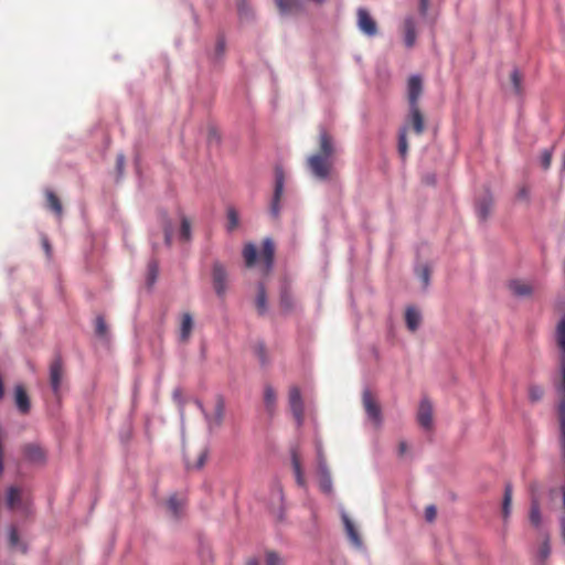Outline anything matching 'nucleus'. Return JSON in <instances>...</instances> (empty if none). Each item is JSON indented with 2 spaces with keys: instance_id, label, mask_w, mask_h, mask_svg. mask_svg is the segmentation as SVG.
I'll use <instances>...</instances> for the list:
<instances>
[{
  "instance_id": "nucleus-1",
  "label": "nucleus",
  "mask_w": 565,
  "mask_h": 565,
  "mask_svg": "<svg viewBox=\"0 0 565 565\" xmlns=\"http://www.w3.org/2000/svg\"><path fill=\"white\" fill-rule=\"evenodd\" d=\"M319 149L307 159V167L318 180H328L333 173L337 148L333 137L324 128H320L318 136Z\"/></svg>"
},
{
  "instance_id": "nucleus-2",
  "label": "nucleus",
  "mask_w": 565,
  "mask_h": 565,
  "mask_svg": "<svg viewBox=\"0 0 565 565\" xmlns=\"http://www.w3.org/2000/svg\"><path fill=\"white\" fill-rule=\"evenodd\" d=\"M408 115L405 124L401 127L398 132V153L404 160L408 152L407 132L413 130L417 136L425 131V117L419 106H408Z\"/></svg>"
},
{
  "instance_id": "nucleus-3",
  "label": "nucleus",
  "mask_w": 565,
  "mask_h": 565,
  "mask_svg": "<svg viewBox=\"0 0 565 565\" xmlns=\"http://www.w3.org/2000/svg\"><path fill=\"white\" fill-rule=\"evenodd\" d=\"M284 185H285V171L282 167L277 166L275 168V190L274 198L270 205L271 215L277 218L280 212V200L284 194Z\"/></svg>"
},
{
  "instance_id": "nucleus-4",
  "label": "nucleus",
  "mask_w": 565,
  "mask_h": 565,
  "mask_svg": "<svg viewBox=\"0 0 565 565\" xmlns=\"http://www.w3.org/2000/svg\"><path fill=\"white\" fill-rule=\"evenodd\" d=\"M362 403L364 406V409L367 414V417L376 425H381L382 423V411L381 406L377 403L374 395L369 391L365 390L362 395Z\"/></svg>"
},
{
  "instance_id": "nucleus-5",
  "label": "nucleus",
  "mask_w": 565,
  "mask_h": 565,
  "mask_svg": "<svg viewBox=\"0 0 565 565\" xmlns=\"http://www.w3.org/2000/svg\"><path fill=\"white\" fill-rule=\"evenodd\" d=\"M289 406L297 424L301 425L305 416V406L300 390L297 386L289 388Z\"/></svg>"
},
{
  "instance_id": "nucleus-6",
  "label": "nucleus",
  "mask_w": 565,
  "mask_h": 565,
  "mask_svg": "<svg viewBox=\"0 0 565 565\" xmlns=\"http://www.w3.org/2000/svg\"><path fill=\"white\" fill-rule=\"evenodd\" d=\"M318 472H319V487L322 492H332V478L327 466L326 458L321 450H318Z\"/></svg>"
},
{
  "instance_id": "nucleus-7",
  "label": "nucleus",
  "mask_w": 565,
  "mask_h": 565,
  "mask_svg": "<svg viewBox=\"0 0 565 565\" xmlns=\"http://www.w3.org/2000/svg\"><path fill=\"white\" fill-rule=\"evenodd\" d=\"M212 280L215 292L217 296L223 297L226 292L227 271L220 262L213 264Z\"/></svg>"
},
{
  "instance_id": "nucleus-8",
  "label": "nucleus",
  "mask_w": 565,
  "mask_h": 565,
  "mask_svg": "<svg viewBox=\"0 0 565 565\" xmlns=\"http://www.w3.org/2000/svg\"><path fill=\"white\" fill-rule=\"evenodd\" d=\"M64 375L62 358L56 355L50 364V384L55 395L58 394Z\"/></svg>"
},
{
  "instance_id": "nucleus-9",
  "label": "nucleus",
  "mask_w": 565,
  "mask_h": 565,
  "mask_svg": "<svg viewBox=\"0 0 565 565\" xmlns=\"http://www.w3.org/2000/svg\"><path fill=\"white\" fill-rule=\"evenodd\" d=\"M423 94V81L419 75H412L407 82L408 106H419V98Z\"/></svg>"
},
{
  "instance_id": "nucleus-10",
  "label": "nucleus",
  "mask_w": 565,
  "mask_h": 565,
  "mask_svg": "<svg viewBox=\"0 0 565 565\" xmlns=\"http://www.w3.org/2000/svg\"><path fill=\"white\" fill-rule=\"evenodd\" d=\"M417 422L426 430L433 428V404L428 398L420 401L417 412Z\"/></svg>"
},
{
  "instance_id": "nucleus-11",
  "label": "nucleus",
  "mask_w": 565,
  "mask_h": 565,
  "mask_svg": "<svg viewBox=\"0 0 565 565\" xmlns=\"http://www.w3.org/2000/svg\"><path fill=\"white\" fill-rule=\"evenodd\" d=\"M358 25L361 32L367 35H374L377 32L376 22L370 15L366 9L358 10Z\"/></svg>"
},
{
  "instance_id": "nucleus-12",
  "label": "nucleus",
  "mask_w": 565,
  "mask_h": 565,
  "mask_svg": "<svg viewBox=\"0 0 565 565\" xmlns=\"http://www.w3.org/2000/svg\"><path fill=\"white\" fill-rule=\"evenodd\" d=\"M275 3L282 15L298 14L303 10L302 0H275Z\"/></svg>"
},
{
  "instance_id": "nucleus-13",
  "label": "nucleus",
  "mask_w": 565,
  "mask_h": 565,
  "mask_svg": "<svg viewBox=\"0 0 565 565\" xmlns=\"http://www.w3.org/2000/svg\"><path fill=\"white\" fill-rule=\"evenodd\" d=\"M14 402L18 411L21 414L26 415L30 413L31 401L25 388L22 385H17L14 388Z\"/></svg>"
},
{
  "instance_id": "nucleus-14",
  "label": "nucleus",
  "mask_w": 565,
  "mask_h": 565,
  "mask_svg": "<svg viewBox=\"0 0 565 565\" xmlns=\"http://www.w3.org/2000/svg\"><path fill=\"white\" fill-rule=\"evenodd\" d=\"M274 255H275L274 242L270 238L264 239L260 257L265 264V273H268L271 269V266L274 263Z\"/></svg>"
},
{
  "instance_id": "nucleus-15",
  "label": "nucleus",
  "mask_w": 565,
  "mask_h": 565,
  "mask_svg": "<svg viewBox=\"0 0 565 565\" xmlns=\"http://www.w3.org/2000/svg\"><path fill=\"white\" fill-rule=\"evenodd\" d=\"M225 403L222 396H216L215 408L212 416L207 417L210 427L221 426L224 419Z\"/></svg>"
},
{
  "instance_id": "nucleus-16",
  "label": "nucleus",
  "mask_w": 565,
  "mask_h": 565,
  "mask_svg": "<svg viewBox=\"0 0 565 565\" xmlns=\"http://www.w3.org/2000/svg\"><path fill=\"white\" fill-rule=\"evenodd\" d=\"M493 204V199L491 194L487 193L484 196L479 199L476 203V211L478 214V217L481 221H486L490 214L491 207Z\"/></svg>"
},
{
  "instance_id": "nucleus-17",
  "label": "nucleus",
  "mask_w": 565,
  "mask_h": 565,
  "mask_svg": "<svg viewBox=\"0 0 565 565\" xmlns=\"http://www.w3.org/2000/svg\"><path fill=\"white\" fill-rule=\"evenodd\" d=\"M193 318L189 312H185L181 317V324H180V340L182 342H186L192 333L193 330Z\"/></svg>"
},
{
  "instance_id": "nucleus-18",
  "label": "nucleus",
  "mask_w": 565,
  "mask_h": 565,
  "mask_svg": "<svg viewBox=\"0 0 565 565\" xmlns=\"http://www.w3.org/2000/svg\"><path fill=\"white\" fill-rule=\"evenodd\" d=\"M291 463H292V469H294L297 484L301 488H305L306 487V478L303 476L301 461H300V458H299L297 451H292V454H291Z\"/></svg>"
},
{
  "instance_id": "nucleus-19",
  "label": "nucleus",
  "mask_w": 565,
  "mask_h": 565,
  "mask_svg": "<svg viewBox=\"0 0 565 565\" xmlns=\"http://www.w3.org/2000/svg\"><path fill=\"white\" fill-rule=\"evenodd\" d=\"M277 395L271 385H266L264 388V403L267 412L273 415L276 408Z\"/></svg>"
},
{
  "instance_id": "nucleus-20",
  "label": "nucleus",
  "mask_w": 565,
  "mask_h": 565,
  "mask_svg": "<svg viewBox=\"0 0 565 565\" xmlns=\"http://www.w3.org/2000/svg\"><path fill=\"white\" fill-rule=\"evenodd\" d=\"M45 196H46L47 207L50 210H52L57 217H61L63 214V206H62V203H61L58 196L51 190H47L45 192Z\"/></svg>"
},
{
  "instance_id": "nucleus-21",
  "label": "nucleus",
  "mask_w": 565,
  "mask_h": 565,
  "mask_svg": "<svg viewBox=\"0 0 565 565\" xmlns=\"http://www.w3.org/2000/svg\"><path fill=\"white\" fill-rule=\"evenodd\" d=\"M420 313L414 308H407L405 312L406 326L411 331H416L420 324Z\"/></svg>"
},
{
  "instance_id": "nucleus-22",
  "label": "nucleus",
  "mask_w": 565,
  "mask_h": 565,
  "mask_svg": "<svg viewBox=\"0 0 565 565\" xmlns=\"http://www.w3.org/2000/svg\"><path fill=\"white\" fill-rule=\"evenodd\" d=\"M257 312L263 316L267 312V294L264 284H259L255 299Z\"/></svg>"
},
{
  "instance_id": "nucleus-23",
  "label": "nucleus",
  "mask_w": 565,
  "mask_h": 565,
  "mask_svg": "<svg viewBox=\"0 0 565 565\" xmlns=\"http://www.w3.org/2000/svg\"><path fill=\"white\" fill-rule=\"evenodd\" d=\"M343 522H344L347 535L349 536L350 541L352 542L353 545L360 547L362 545V540H361L354 524L351 522V520L347 515L343 516Z\"/></svg>"
},
{
  "instance_id": "nucleus-24",
  "label": "nucleus",
  "mask_w": 565,
  "mask_h": 565,
  "mask_svg": "<svg viewBox=\"0 0 565 565\" xmlns=\"http://www.w3.org/2000/svg\"><path fill=\"white\" fill-rule=\"evenodd\" d=\"M509 288L516 296H530L532 294V286L521 280L511 281Z\"/></svg>"
},
{
  "instance_id": "nucleus-25",
  "label": "nucleus",
  "mask_w": 565,
  "mask_h": 565,
  "mask_svg": "<svg viewBox=\"0 0 565 565\" xmlns=\"http://www.w3.org/2000/svg\"><path fill=\"white\" fill-rule=\"evenodd\" d=\"M167 507L171 515L178 519L184 508V501L174 494L169 498Z\"/></svg>"
},
{
  "instance_id": "nucleus-26",
  "label": "nucleus",
  "mask_w": 565,
  "mask_h": 565,
  "mask_svg": "<svg viewBox=\"0 0 565 565\" xmlns=\"http://www.w3.org/2000/svg\"><path fill=\"white\" fill-rule=\"evenodd\" d=\"M280 307L285 311H291L294 309V307H295L294 296H292L291 291L289 290V288H287V287L281 289V292H280Z\"/></svg>"
},
{
  "instance_id": "nucleus-27",
  "label": "nucleus",
  "mask_w": 565,
  "mask_h": 565,
  "mask_svg": "<svg viewBox=\"0 0 565 565\" xmlns=\"http://www.w3.org/2000/svg\"><path fill=\"white\" fill-rule=\"evenodd\" d=\"M243 257L247 267H252L255 265L257 257V249L254 244L248 243L244 246Z\"/></svg>"
},
{
  "instance_id": "nucleus-28",
  "label": "nucleus",
  "mask_w": 565,
  "mask_h": 565,
  "mask_svg": "<svg viewBox=\"0 0 565 565\" xmlns=\"http://www.w3.org/2000/svg\"><path fill=\"white\" fill-rule=\"evenodd\" d=\"M25 456L32 461H42L44 459L43 450L35 445H26L24 448Z\"/></svg>"
},
{
  "instance_id": "nucleus-29",
  "label": "nucleus",
  "mask_w": 565,
  "mask_h": 565,
  "mask_svg": "<svg viewBox=\"0 0 565 565\" xmlns=\"http://www.w3.org/2000/svg\"><path fill=\"white\" fill-rule=\"evenodd\" d=\"M510 81L513 87V92L516 95H521L523 92L522 82L523 76L518 68H514L510 74Z\"/></svg>"
},
{
  "instance_id": "nucleus-30",
  "label": "nucleus",
  "mask_w": 565,
  "mask_h": 565,
  "mask_svg": "<svg viewBox=\"0 0 565 565\" xmlns=\"http://www.w3.org/2000/svg\"><path fill=\"white\" fill-rule=\"evenodd\" d=\"M512 503V487L511 484H507L504 489L503 502H502V514L503 518L507 519L510 515Z\"/></svg>"
},
{
  "instance_id": "nucleus-31",
  "label": "nucleus",
  "mask_w": 565,
  "mask_h": 565,
  "mask_svg": "<svg viewBox=\"0 0 565 565\" xmlns=\"http://www.w3.org/2000/svg\"><path fill=\"white\" fill-rule=\"evenodd\" d=\"M238 224H239L238 213L235 210V207L230 206L227 209V225H226L227 231L233 232L234 230L237 228Z\"/></svg>"
},
{
  "instance_id": "nucleus-32",
  "label": "nucleus",
  "mask_w": 565,
  "mask_h": 565,
  "mask_svg": "<svg viewBox=\"0 0 565 565\" xmlns=\"http://www.w3.org/2000/svg\"><path fill=\"white\" fill-rule=\"evenodd\" d=\"M20 500H21L20 490L15 487L9 488L8 492H7V505L10 509H14L15 505L20 502Z\"/></svg>"
},
{
  "instance_id": "nucleus-33",
  "label": "nucleus",
  "mask_w": 565,
  "mask_h": 565,
  "mask_svg": "<svg viewBox=\"0 0 565 565\" xmlns=\"http://www.w3.org/2000/svg\"><path fill=\"white\" fill-rule=\"evenodd\" d=\"M95 333L99 338H107L108 335V328L106 324L105 319L102 316H98L95 321Z\"/></svg>"
},
{
  "instance_id": "nucleus-34",
  "label": "nucleus",
  "mask_w": 565,
  "mask_h": 565,
  "mask_svg": "<svg viewBox=\"0 0 565 565\" xmlns=\"http://www.w3.org/2000/svg\"><path fill=\"white\" fill-rule=\"evenodd\" d=\"M530 521L534 526H539L541 523V512L539 503L536 501L532 502L530 511Z\"/></svg>"
},
{
  "instance_id": "nucleus-35",
  "label": "nucleus",
  "mask_w": 565,
  "mask_h": 565,
  "mask_svg": "<svg viewBox=\"0 0 565 565\" xmlns=\"http://www.w3.org/2000/svg\"><path fill=\"white\" fill-rule=\"evenodd\" d=\"M180 237L183 241L191 238V223L185 216L181 220Z\"/></svg>"
},
{
  "instance_id": "nucleus-36",
  "label": "nucleus",
  "mask_w": 565,
  "mask_h": 565,
  "mask_svg": "<svg viewBox=\"0 0 565 565\" xmlns=\"http://www.w3.org/2000/svg\"><path fill=\"white\" fill-rule=\"evenodd\" d=\"M544 390L539 385H531L529 387V398L531 402L536 403L542 399Z\"/></svg>"
},
{
  "instance_id": "nucleus-37",
  "label": "nucleus",
  "mask_w": 565,
  "mask_h": 565,
  "mask_svg": "<svg viewBox=\"0 0 565 565\" xmlns=\"http://www.w3.org/2000/svg\"><path fill=\"white\" fill-rule=\"evenodd\" d=\"M158 277V264L156 260H151L148 265L147 282L152 286Z\"/></svg>"
},
{
  "instance_id": "nucleus-38",
  "label": "nucleus",
  "mask_w": 565,
  "mask_h": 565,
  "mask_svg": "<svg viewBox=\"0 0 565 565\" xmlns=\"http://www.w3.org/2000/svg\"><path fill=\"white\" fill-rule=\"evenodd\" d=\"M418 277L420 278L424 288H427L430 279V269L427 265L417 269Z\"/></svg>"
},
{
  "instance_id": "nucleus-39",
  "label": "nucleus",
  "mask_w": 565,
  "mask_h": 565,
  "mask_svg": "<svg viewBox=\"0 0 565 565\" xmlns=\"http://www.w3.org/2000/svg\"><path fill=\"white\" fill-rule=\"evenodd\" d=\"M266 564L267 565H282V558L274 551H268L266 553Z\"/></svg>"
},
{
  "instance_id": "nucleus-40",
  "label": "nucleus",
  "mask_w": 565,
  "mask_h": 565,
  "mask_svg": "<svg viewBox=\"0 0 565 565\" xmlns=\"http://www.w3.org/2000/svg\"><path fill=\"white\" fill-rule=\"evenodd\" d=\"M552 162V153L548 150H544L541 156V164L543 169L547 170Z\"/></svg>"
},
{
  "instance_id": "nucleus-41",
  "label": "nucleus",
  "mask_w": 565,
  "mask_h": 565,
  "mask_svg": "<svg viewBox=\"0 0 565 565\" xmlns=\"http://www.w3.org/2000/svg\"><path fill=\"white\" fill-rule=\"evenodd\" d=\"M436 515H437V510H436L435 505L426 507V509H425V519L428 522H433L436 519Z\"/></svg>"
},
{
  "instance_id": "nucleus-42",
  "label": "nucleus",
  "mask_w": 565,
  "mask_h": 565,
  "mask_svg": "<svg viewBox=\"0 0 565 565\" xmlns=\"http://www.w3.org/2000/svg\"><path fill=\"white\" fill-rule=\"evenodd\" d=\"M405 35H415L416 34V28L414 24V20L412 18H408L405 20Z\"/></svg>"
},
{
  "instance_id": "nucleus-43",
  "label": "nucleus",
  "mask_w": 565,
  "mask_h": 565,
  "mask_svg": "<svg viewBox=\"0 0 565 565\" xmlns=\"http://www.w3.org/2000/svg\"><path fill=\"white\" fill-rule=\"evenodd\" d=\"M163 231H164V242L168 246H170L171 241H172V228H171V224L169 222H166Z\"/></svg>"
},
{
  "instance_id": "nucleus-44",
  "label": "nucleus",
  "mask_w": 565,
  "mask_h": 565,
  "mask_svg": "<svg viewBox=\"0 0 565 565\" xmlns=\"http://www.w3.org/2000/svg\"><path fill=\"white\" fill-rule=\"evenodd\" d=\"M225 51V42L223 39H218L215 44V58H218L223 55Z\"/></svg>"
},
{
  "instance_id": "nucleus-45",
  "label": "nucleus",
  "mask_w": 565,
  "mask_h": 565,
  "mask_svg": "<svg viewBox=\"0 0 565 565\" xmlns=\"http://www.w3.org/2000/svg\"><path fill=\"white\" fill-rule=\"evenodd\" d=\"M9 543L11 546H15L19 543V534L14 527L9 533Z\"/></svg>"
},
{
  "instance_id": "nucleus-46",
  "label": "nucleus",
  "mask_w": 565,
  "mask_h": 565,
  "mask_svg": "<svg viewBox=\"0 0 565 565\" xmlns=\"http://www.w3.org/2000/svg\"><path fill=\"white\" fill-rule=\"evenodd\" d=\"M429 8V0H419V12L425 15Z\"/></svg>"
},
{
  "instance_id": "nucleus-47",
  "label": "nucleus",
  "mask_w": 565,
  "mask_h": 565,
  "mask_svg": "<svg viewBox=\"0 0 565 565\" xmlns=\"http://www.w3.org/2000/svg\"><path fill=\"white\" fill-rule=\"evenodd\" d=\"M518 198L521 200H526L529 198V191L525 186H523L519 190Z\"/></svg>"
},
{
  "instance_id": "nucleus-48",
  "label": "nucleus",
  "mask_w": 565,
  "mask_h": 565,
  "mask_svg": "<svg viewBox=\"0 0 565 565\" xmlns=\"http://www.w3.org/2000/svg\"><path fill=\"white\" fill-rule=\"evenodd\" d=\"M205 460H206V454H205V452H202V454L200 455V457H199V460H198V462H196L195 467H196L198 469L202 468V467L204 466V463H205Z\"/></svg>"
},
{
  "instance_id": "nucleus-49",
  "label": "nucleus",
  "mask_w": 565,
  "mask_h": 565,
  "mask_svg": "<svg viewBox=\"0 0 565 565\" xmlns=\"http://www.w3.org/2000/svg\"><path fill=\"white\" fill-rule=\"evenodd\" d=\"M42 245H43V248H44V250H45L46 255H47V256H51V245H50V243H49L47 238H45V237H44V238L42 239Z\"/></svg>"
},
{
  "instance_id": "nucleus-50",
  "label": "nucleus",
  "mask_w": 565,
  "mask_h": 565,
  "mask_svg": "<svg viewBox=\"0 0 565 565\" xmlns=\"http://www.w3.org/2000/svg\"><path fill=\"white\" fill-rule=\"evenodd\" d=\"M407 451V444L405 441H401L398 445V455L403 456Z\"/></svg>"
},
{
  "instance_id": "nucleus-51",
  "label": "nucleus",
  "mask_w": 565,
  "mask_h": 565,
  "mask_svg": "<svg viewBox=\"0 0 565 565\" xmlns=\"http://www.w3.org/2000/svg\"><path fill=\"white\" fill-rule=\"evenodd\" d=\"M124 164H125V157L122 154H119L117 157V168H118L119 171L122 170Z\"/></svg>"
},
{
  "instance_id": "nucleus-52",
  "label": "nucleus",
  "mask_w": 565,
  "mask_h": 565,
  "mask_svg": "<svg viewBox=\"0 0 565 565\" xmlns=\"http://www.w3.org/2000/svg\"><path fill=\"white\" fill-rule=\"evenodd\" d=\"M415 39L416 38H405V46L406 47H412L415 43Z\"/></svg>"
},
{
  "instance_id": "nucleus-53",
  "label": "nucleus",
  "mask_w": 565,
  "mask_h": 565,
  "mask_svg": "<svg viewBox=\"0 0 565 565\" xmlns=\"http://www.w3.org/2000/svg\"><path fill=\"white\" fill-rule=\"evenodd\" d=\"M541 552H542L543 556H544V557H546V556H547V554H548V552H550V551H548V546H547L546 544H544V546L542 547V551H541Z\"/></svg>"
},
{
  "instance_id": "nucleus-54",
  "label": "nucleus",
  "mask_w": 565,
  "mask_h": 565,
  "mask_svg": "<svg viewBox=\"0 0 565 565\" xmlns=\"http://www.w3.org/2000/svg\"><path fill=\"white\" fill-rule=\"evenodd\" d=\"M246 565H258V562L256 558H248Z\"/></svg>"
},
{
  "instance_id": "nucleus-55",
  "label": "nucleus",
  "mask_w": 565,
  "mask_h": 565,
  "mask_svg": "<svg viewBox=\"0 0 565 565\" xmlns=\"http://www.w3.org/2000/svg\"><path fill=\"white\" fill-rule=\"evenodd\" d=\"M563 535H564V537H565V530H564V532H563Z\"/></svg>"
}]
</instances>
